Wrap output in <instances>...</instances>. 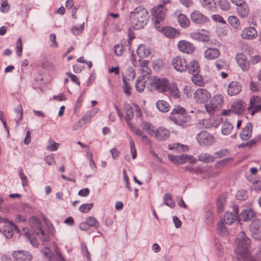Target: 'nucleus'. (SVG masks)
I'll return each mask as SVG.
<instances>
[{
    "instance_id": "56",
    "label": "nucleus",
    "mask_w": 261,
    "mask_h": 261,
    "mask_svg": "<svg viewBox=\"0 0 261 261\" xmlns=\"http://www.w3.org/2000/svg\"><path fill=\"white\" fill-rule=\"evenodd\" d=\"M129 144H130V152L132 154V156L133 159H135L137 156V152L135 147V144L134 141L131 138L129 139Z\"/></svg>"
},
{
    "instance_id": "58",
    "label": "nucleus",
    "mask_w": 261,
    "mask_h": 261,
    "mask_svg": "<svg viewBox=\"0 0 261 261\" xmlns=\"http://www.w3.org/2000/svg\"><path fill=\"white\" fill-rule=\"evenodd\" d=\"M115 54L118 56H121L123 53V47L122 44H117L114 46Z\"/></svg>"
},
{
    "instance_id": "57",
    "label": "nucleus",
    "mask_w": 261,
    "mask_h": 261,
    "mask_svg": "<svg viewBox=\"0 0 261 261\" xmlns=\"http://www.w3.org/2000/svg\"><path fill=\"white\" fill-rule=\"evenodd\" d=\"M49 142L50 143V144L48 145L47 146L46 149L50 151H56L58 149L60 144L59 143L55 142L54 141L51 140H50Z\"/></svg>"
},
{
    "instance_id": "1",
    "label": "nucleus",
    "mask_w": 261,
    "mask_h": 261,
    "mask_svg": "<svg viewBox=\"0 0 261 261\" xmlns=\"http://www.w3.org/2000/svg\"><path fill=\"white\" fill-rule=\"evenodd\" d=\"M236 243L237 247L235 253L237 258L239 261H244L250 253L251 240L247 237L245 232L242 231L238 234Z\"/></svg>"
},
{
    "instance_id": "62",
    "label": "nucleus",
    "mask_w": 261,
    "mask_h": 261,
    "mask_svg": "<svg viewBox=\"0 0 261 261\" xmlns=\"http://www.w3.org/2000/svg\"><path fill=\"white\" fill-rule=\"evenodd\" d=\"M37 236L39 237L40 239L42 242H48L49 239V237L48 234H46L42 230V233H36Z\"/></svg>"
},
{
    "instance_id": "3",
    "label": "nucleus",
    "mask_w": 261,
    "mask_h": 261,
    "mask_svg": "<svg viewBox=\"0 0 261 261\" xmlns=\"http://www.w3.org/2000/svg\"><path fill=\"white\" fill-rule=\"evenodd\" d=\"M185 109L180 106H175L172 110L169 119L175 124L182 128L186 127L189 125L190 117L185 116Z\"/></svg>"
},
{
    "instance_id": "29",
    "label": "nucleus",
    "mask_w": 261,
    "mask_h": 261,
    "mask_svg": "<svg viewBox=\"0 0 261 261\" xmlns=\"http://www.w3.org/2000/svg\"><path fill=\"white\" fill-rule=\"evenodd\" d=\"M220 55L219 50L216 48H209L204 52V57L208 60H214Z\"/></svg>"
},
{
    "instance_id": "8",
    "label": "nucleus",
    "mask_w": 261,
    "mask_h": 261,
    "mask_svg": "<svg viewBox=\"0 0 261 261\" xmlns=\"http://www.w3.org/2000/svg\"><path fill=\"white\" fill-rule=\"evenodd\" d=\"M247 110L252 115L261 111V97L259 96H252L250 99V106L247 108Z\"/></svg>"
},
{
    "instance_id": "64",
    "label": "nucleus",
    "mask_w": 261,
    "mask_h": 261,
    "mask_svg": "<svg viewBox=\"0 0 261 261\" xmlns=\"http://www.w3.org/2000/svg\"><path fill=\"white\" fill-rule=\"evenodd\" d=\"M206 219V223L210 224L213 219V213L211 211H207L205 212V215Z\"/></svg>"
},
{
    "instance_id": "21",
    "label": "nucleus",
    "mask_w": 261,
    "mask_h": 261,
    "mask_svg": "<svg viewBox=\"0 0 261 261\" xmlns=\"http://www.w3.org/2000/svg\"><path fill=\"white\" fill-rule=\"evenodd\" d=\"M250 231L252 236L259 234L261 237V220L256 219L252 222L250 225Z\"/></svg>"
},
{
    "instance_id": "33",
    "label": "nucleus",
    "mask_w": 261,
    "mask_h": 261,
    "mask_svg": "<svg viewBox=\"0 0 261 261\" xmlns=\"http://www.w3.org/2000/svg\"><path fill=\"white\" fill-rule=\"evenodd\" d=\"M233 129V125L227 120H225L222 123L221 132L223 135H229Z\"/></svg>"
},
{
    "instance_id": "31",
    "label": "nucleus",
    "mask_w": 261,
    "mask_h": 261,
    "mask_svg": "<svg viewBox=\"0 0 261 261\" xmlns=\"http://www.w3.org/2000/svg\"><path fill=\"white\" fill-rule=\"evenodd\" d=\"M141 126L142 129L146 132L149 135L154 137L156 129L152 124L147 121H144Z\"/></svg>"
},
{
    "instance_id": "27",
    "label": "nucleus",
    "mask_w": 261,
    "mask_h": 261,
    "mask_svg": "<svg viewBox=\"0 0 261 261\" xmlns=\"http://www.w3.org/2000/svg\"><path fill=\"white\" fill-rule=\"evenodd\" d=\"M238 213V211L235 214L229 212H226L224 215L223 222L226 224L231 225L237 219Z\"/></svg>"
},
{
    "instance_id": "35",
    "label": "nucleus",
    "mask_w": 261,
    "mask_h": 261,
    "mask_svg": "<svg viewBox=\"0 0 261 261\" xmlns=\"http://www.w3.org/2000/svg\"><path fill=\"white\" fill-rule=\"evenodd\" d=\"M24 236L27 237V239L29 240L30 243L34 247H37L38 242L36 238L34 237V235L28 229L23 228Z\"/></svg>"
},
{
    "instance_id": "42",
    "label": "nucleus",
    "mask_w": 261,
    "mask_h": 261,
    "mask_svg": "<svg viewBox=\"0 0 261 261\" xmlns=\"http://www.w3.org/2000/svg\"><path fill=\"white\" fill-rule=\"evenodd\" d=\"M86 221L87 222V224H88L90 227H93L95 229H98L100 226V224L99 222L94 217H88L86 219Z\"/></svg>"
},
{
    "instance_id": "26",
    "label": "nucleus",
    "mask_w": 261,
    "mask_h": 261,
    "mask_svg": "<svg viewBox=\"0 0 261 261\" xmlns=\"http://www.w3.org/2000/svg\"><path fill=\"white\" fill-rule=\"evenodd\" d=\"M167 91H169L170 96L172 98L177 99L180 97V93L175 83H171L169 85Z\"/></svg>"
},
{
    "instance_id": "7",
    "label": "nucleus",
    "mask_w": 261,
    "mask_h": 261,
    "mask_svg": "<svg viewBox=\"0 0 261 261\" xmlns=\"http://www.w3.org/2000/svg\"><path fill=\"white\" fill-rule=\"evenodd\" d=\"M211 98V93L204 88H198L194 93V98L197 103H205Z\"/></svg>"
},
{
    "instance_id": "41",
    "label": "nucleus",
    "mask_w": 261,
    "mask_h": 261,
    "mask_svg": "<svg viewBox=\"0 0 261 261\" xmlns=\"http://www.w3.org/2000/svg\"><path fill=\"white\" fill-rule=\"evenodd\" d=\"M145 80L143 76H139L136 83V88L139 92H142L144 90L145 86Z\"/></svg>"
},
{
    "instance_id": "17",
    "label": "nucleus",
    "mask_w": 261,
    "mask_h": 261,
    "mask_svg": "<svg viewBox=\"0 0 261 261\" xmlns=\"http://www.w3.org/2000/svg\"><path fill=\"white\" fill-rule=\"evenodd\" d=\"M177 47L180 51L187 54L192 53L195 50L194 45L185 40L180 41L177 44Z\"/></svg>"
},
{
    "instance_id": "28",
    "label": "nucleus",
    "mask_w": 261,
    "mask_h": 261,
    "mask_svg": "<svg viewBox=\"0 0 261 261\" xmlns=\"http://www.w3.org/2000/svg\"><path fill=\"white\" fill-rule=\"evenodd\" d=\"M31 227L35 233H42L41 223L40 220L35 217H32L30 220Z\"/></svg>"
},
{
    "instance_id": "37",
    "label": "nucleus",
    "mask_w": 261,
    "mask_h": 261,
    "mask_svg": "<svg viewBox=\"0 0 261 261\" xmlns=\"http://www.w3.org/2000/svg\"><path fill=\"white\" fill-rule=\"evenodd\" d=\"M177 21L180 26L183 28L188 27L190 24V22L187 17L183 14H180L177 16Z\"/></svg>"
},
{
    "instance_id": "13",
    "label": "nucleus",
    "mask_w": 261,
    "mask_h": 261,
    "mask_svg": "<svg viewBox=\"0 0 261 261\" xmlns=\"http://www.w3.org/2000/svg\"><path fill=\"white\" fill-rule=\"evenodd\" d=\"M242 84L237 81L230 82L227 87V93L232 96L239 94L242 90Z\"/></svg>"
},
{
    "instance_id": "44",
    "label": "nucleus",
    "mask_w": 261,
    "mask_h": 261,
    "mask_svg": "<svg viewBox=\"0 0 261 261\" xmlns=\"http://www.w3.org/2000/svg\"><path fill=\"white\" fill-rule=\"evenodd\" d=\"M164 203L171 208L175 206V203L170 193H166L164 196Z\"/></svg>"
},
{
    "instance_id": "15",
    "label": "nucleus",
    "mask_w": 261,
    "mask_h": 261,
    "mask_svg": "<svg viewBox=\"0 0 261 261\" xmlns=\"http://www.w3.org/2000/svg\"><path fill=\"white\" fill-rule=\"evenodd\" d=\"M187 63L184 58L177 56L172 60V65L175 69L179 72L186 71Z\"/></svg>"
},
{
    "instance_id": "22",
    "label": "nucleus",
    "mask_w": 261,
    "mask_h": 261,
    "mask_svg": "<svg viewBox=\"0 0 261 261\" xmlns=\"http://www.w3.org/2000/svg\"><path fill=\"white\" fill-rule=\"evenodd\" d=\"M246 105L244 101L238 100L233 102L231 106V110L237 114H242L245 110Z\"/></svg>"
},
{
    "instance_id": "39",
    "label": "nucleus",
    "mask_w": 261,
    "mask_h": 261,
    "mask_svg": "<svg viewBox=\"0 0 261 261\" xmlns=\"http://www.w3.org/2000/svg\"><path fill=\"white\" fill-rule=\"evenodd\" d=\"M13 229H15V230H18L17 228L14 225H8L5 226L3 229V231L5 236L7 238H11L13 236Z\"/></svg>"
},
{
    "instance_id": "47",
    "label": "nucleus",
    "mask_w": 261,
    "mask_h": 261,
    "mask_svg": "<svg viewBox=\"0 0 261 261\" xmlns=\"http://www.w3.org/2000/svg\"><path fill=\"white\" fill-rule=\"evenodd\" d=\"M228 22L231 26L235 29H238L240 24L239 19L236 16L231 15L228 18Z\"/></svg>"
},
{
    "instance_id": "5",
    "label": "nucleus",
    "mask_w": 261,
    "mask_h": 261,
    "mask_svg": "<svg viewBox=\"0 0 261 261\" xmlns=\"http://www.w3.org/2000/svg\"><path fill=\"white\" fill-rule=\"evenodd\" d=\"M151 14L153 17V20L154 23V26L156 29L159 30L160 28V23L162 21L165 16L166 10L159 6H154L151 10Z\"/></svg>"
},
{
    "instance_id": "10",
    "label": "nucleus",
    "mask_w": 261,
    "mask_h": 261,
    "mask_svg": "<svg viewBox=\"0 0 261 261\" xmlns=\"http://www.w3.org/2000/svg\"><path fill=\"white\" fill-rule=\"evenodd\" d=\"M190 37L194 40L207 42L210 40V32L205 30L191 32Z\"/></svg>"
},
{
    "instance_id": "50",
    "label": "nucleus",
    "mask_w": 261,
    "mask_h": 261,
    "mask_svg": "<svg viewBox=\"0 0 261 261\" xmlns=\"http://www.w3.org/2000/svg\"><path fill=\"white\" fill-rule=\"evenodd\" d=\"M85 28V23L83 22L80 27L76 25L72 27L71 32L74 35H77L81 34L84 30Z\"/></svg>"
},
{
    "instance_id": "59",
    "label": "nucleus",
    "mask_w": 261,
    "mask_h": 261,
    "mask_svg": "<svg viewBox=\"0 0 261 261\" xmlns=\"http://www.w3.org/2000/svg\"><path fill=\"white\" fill-rule=\"evenodd\" d=\"M10 9V6L8 4L7 0H3L0 7V11L3 13H7Z\"/></svg>"
},
{
    "instance_id": "12",
    "label": "nucleus",
    "mask_w": 261,
    "mask_h": 261,
    "mask_svg": "<svg viewBox=\"0 0 261 261\" xmlns=\"http://www.w3.org/2000/svg\"><path fill=\"white\" fill-rule=\"evenodd\" d=\"M238 65L241 68L242 71H247L250 68V61L247 57L243 54H238L236 57Z\"/></svg>"
},
{
    "instance_id": "18",
    "label": "nucleus",
    "mask_w": 261,
    "mask_h": 261,
    "mask_svg": "<svg viewBox=\"0 0 261 261\" xmlns=\"http://www.w3.org/2000/svg\"><path fill=\"white\" fill-rule=\"evenodd\" d=\"M258 33L254 27H248L243 29L241 33L242 38L247 40H252L257 36Z\"/></svg>"
},
{
    "instance_id": "43",
    "label": "nucleus",
    "mask_w": 261,
    "mask_h": 261,
    "mask_svg": "<svg viewBox=\"0 0 261 261\" xmlns=\"http://www.w3.org/2000/svg\"><path fill=\"white\" fill-rule=\"evenodd\" d=\"M198 160L200 161L205 163H211L214 161L215 158L212 155L206 153H202L198 155Z\"/></svg>"
},
{
    "instance_id": "52",
    "label": "nucleus",
    "mask_w": 261,
    "mask_h": 261,
    "mask_svg": "<svg viewBox=\"0 0 261 261\" xmlns=\"http://www.w3.org/2000/svg\"><path fill=\"white\" fill-rule=\"evenodd\" d=\"M93 203H91L89 204H83L81 205L79 207V210L82 213H87L89 212L93 207Z\"/></svg>"
},
{
    "instance_id": "63",
    "label": "nucleus",
    "mask_w": 261,
    "mask_h": 261,
    "mask_svg": "<svg viewBox=\"0 0 261 261\" xmlns=\"http://www.w3.org/2000/svg\"><path fill=\"white\" fill-rule=\"evenodd\" d=\"M212 19L215 22H220V23H221L223 24L226 23L225 20L220 15H218V14L213 15L212 16Z\"/></svg>"
},
{
    "instance_id": "25",
    "label": "nucleus",
    "mask_w": 261,
    "mask_h": 261,
    "mask_svg": "<svg viewBox=\"0 0 261 261\" xmlns=\"http://www.w3.org/2000/svg\"><path fill=\"white\" fill-rule=\"evenodd\" d=\"M186 66V70L192 74L200 72V68L196 60H193L189 64L187 63Z\"/></svg>"
},
{
    "instance_id": "30",
    "label": "nucleus",
    "mask_w": 261,
    "mask_h": 261,
    "mask_svg": "<svg viewBox=\"0 0 261 261\" xmlns=\"http://www.w3.org/2000/svg\"><path fill=\"white\" fill-rule=\"evenodd\" d=\"M204 8L210 11H215L216 9V3L215 0H200Z\"/></svg>"
},
{
    "instance_id": "36",
    "label": "nucleus",
    "mask_w": 261,
    "mask_h": 261,
    "mask_svg": "<svg viewBox=\"0 0 261 261\" xmlns=\"http://www.w3.org/2000/svg\"><path fill=\"white\" fill-rule=\"evenodd\" d=\"M158 109L162 112H167L170 109L169 103L165 100H160L156 102Z\"/></svg>"
},
{
    "instance_id": "40",
    "label": "nucleus",
    "mask_w": 261,
    "mask_h": 261,
    "mask_svg": "<svg viewBox=\"0 0 261 261\" xmlns=\"http://www.w3.org/2000/svg\"><path fill=\"white\" fill-rule=\"evenodd\" d=\"M122 81L123 83V89L124 92L127 96L130 95V90L132 89L130 82L132 81L127 80L126 77L124 76V75H122Z\"/></svg>"
},
{
    "instance_id": "54",
    "label": "nucleus",
    "mask_w": 261,
    "mask_h": 261,
    "mask_svg": "<svg viewBox=\"0 0 261 261\" xmlns=\"http://www.w3.org/2000/svg\"><path fill=\"white\" fill-rule=\"evenodd\" d=\"M246 258L244 261H261V251H259L254 257L251 256L250 253Z\"/></svg>"
},
{
    "instance_id": "49",
    "label": "nucleus",
    "mask_w": 261,
    "mask_h": 261,
    "mask_svg": "<svg viewBox=\"0 0 261 261\" xmlns=\"http://www.w3.org/2000/svg\"><path fill=\"white\" fill-rule=\"evenodd\" d=\"M126 75H124L126 79L128 81H133L135 77V71L134 69L132 67H128L127 68L126 71Z\"/></svg>"
},
{
    "instance_id": "23",
    "label": "nucleus",
    "mask_w": 261,
    "mask_h": 261,
    "mask_svg": "<svg viewBox=\"0 0 261 261\" xmlns=\"http://www.w3.org/2000/svg\"><path fill=\"white\" fill-rule=\"evenodd\" d=\"M170 132L167 129L164 127H160L156 129L154 137L158 140L164 141L168 138Z\"/></svg>"
},
{
    "instance_id": "53",
    "label": "nucleus",
    "mask_w": 261,
    "mask_h": 261,
    "mask_svg": "<svg viewBox=\"0 0 261 261\" xmlns=\"http://www.w3.org/2000/svg\"><path fill=\"white\" fill-rule=\"evenodd\" d=\"M14 111L17 115L18 120L17 121V124H18L19 122V121L22 120V119L23 109H22L21 105H18L15 108Z\"/></svg>"
},
{
    "instance_id": "2",
    "label": "nucleus",
    "mask_w": 261,
    "mask_h": 261,
    "mask_svg": "<svg viewBox=\"0 0 261 261\" xmlns=\"http://www.w3.org/2000/svg\"><path fill=\"white\" fill-rule=\"evenodd\" d=\"M148 17V11L144 8L142 6L136 8L129 15L131 27L136 30L143 28L147 23Z\"/></svg>"
},
{
    "instance_id": "24",
    "label": "nucleus",
    "mask_w": 261,
    "mask_h": 261,
    "mask_svg": "<svg viewBox=\"0 0 261 261\" xmlns=\"http://www.w3.org/2000/svg\"><path fill=\"white\" fill-rule=\"evenodd\" d=\"M237 11L240 17L245 18L249 15V8L247 4L245 2L237 6Z\"/></svg>"
},
{
    "instance_id": "20",
    "label": "nucleus",
    "mask_w": 261,
    "mask_h": 261,
    "mask_svg": "<svg viewBox=\"0 0 261 261\" xmlns=\"http://www.w3.org/2000/svg\"><path fill=\"white\" fill-rule=\"evenodd\" d=\"M253 126L251 122H248L240 134V138L243 140H247L252 136Z\"/></svg>"
},
{
    "instance_id": "19",
    "label": "nucleus",
    "mask_w": 261,
    "mask_h": 261,
    "mask_svg": "<svg viewBox=\"0 0 261 261\" xmlns=\"http://www.w3.org/2000/svg\"><path fill=\"white\" fill-rule=\"evenodd\" d=\"M161 31L166 36L170 38H177L180 35L178 30L171 27H162Z\"/></svg>"
},
{
    "instance_id": "11",
    "label": "nucleus",
    "mask_w": 261,
    "mask_h": 261,
    "mask_svg": "<svg viewBox=\"0 0 261 261\" xmlns=\"http://www.w3.org/2000/svg\"><path fill=\"white\" fill-rule=\"evenodd\" d=\"M12 255L15 261H31L33 258L31 253L23 250L14 251Z\"/></svg>"
},
{
    "instance_id": "9",
    "label": "nucleus",
    "mask_w": 261,
    "mask_h": 261,
    "mask_svg": "<svg viewBox=\"0 0 261 261\" xmlns=\"http://www.w3.org/2000/svg\"><path fill=\"white\" fill-rule=\"evenodd\" d=\"M196 139L200 145H208L214 141V137L206 131L200 132L197 135Z\"/></svg>"
},
{
    "instance_id": "14",
    "label": "nucleus",
    "mask_w": 261,
    "mask_h": 261,
    "mask_svg": "<svg viewBox=\"0 0 261 261\" xmlns=\"http://www.w3.org/2000/svg\"><path fill=\"white\" fill-rule=\"evenodd\" d=\"M256 213L255 210L250 207L247 209L244 210L241 213L240 219L244 221H251L253 219L256 218Z\"/></svg>"
},
{
    "instance_id": "60",
    "label": "nucleus",
    "mask_w": 261,
    "mask_h": 261,
    "mask_svg": "<svg viewBox=\"0 0 261 261\" xmlns=\"http://www.w3.org/2000/svg\"><path fill=\"white\" fill-rule=\"evenodd\" d=\"M140 70L142 74V76H143V77L145 78L147 76H148L151 70L150 68L148 66H143V67H140Z\"/></svg>"
},
{
    "instance_id": "46",
    "label": "nucleus",
    "mask_w": 261,
    "mask_h": 261,
    "mask_svg": "<svg viewBox=\"0 0 261 261\" xmlns=\"http://www.w3.org/2000/svg\"><path fill=\"white\" fill-rule=\"evenodd\" d=\"M125 111L126 120L130 121L134 116V110L129 104L124 105Z\"/></svg>"
},
{
    "instance_id": "38",
    "label": "nucleus",
    "mask_w": 261,
    "mask_h": 261,
    "mask_svg": "<svg viewBox=\"0 0 261 261\" xmlns=\"http://www.w3.org/2000/svg\"><path fill=\"white\" fill-rule=\"evenodd\" d=\"M192 81L194 84L197 86L202 87L205 84V82L203 77L199 74V73L193 74Z\"/></svg>"
},
{
    "instance_id": "6",
    "label": "nucleus",
    "mask_w": 261,
    "mask_h": 261,
    "mask_svg": "<svg viewBox=\"0 0 261 261\" xmlns=\"http://www.w3.org/2000/svg\"><path fill=\"white\" fill-rule=\"evenodd\" d=\"M148 82L154 89L161 92L167 91L170 85L166 79H159L154 76H151L148 79Z\"/></svg>"
},
{
    "instance_id": "34",
    "label": "nucleus",
    "mask_w": 261,
    "mask_h": 261,
    "mask_svg": "<svg viewBox=\"0 0 261 261\" xmlns=\"http://www.w3.org/2000/svg\"><path fill=\"white\" fill-rule=\"evenodd\" d=\"M137 53L139 57L145 58L149 56L150 50L148 47L141 44L138 46Z\"/></svg>"
},
{
    "instance_id": "4",
    "label": "nucleus",
    "mask_w": 261,
    "mask_h": 261,
    "mask_svg": "<svg viewBox=\"0 0 261 261\" xmlns=\"http://www.w3.org/2000/svg\"><path fill=\"white\" fill-rule=\"evenodd\" d=\"M224 103V98L222 95L217 94L214 95L210 102L205 105L206 112L212 115L215 112L222 108Z\"/></svg>"
},
{
    "instance_id": "51",
    "label": "nucleus",
    "mask_w": 261,
    "mask_h": 261,
    "mask_svg": "<svg viewBox=\"0 0 261 261\" xmlns=\"http://www.w3.org/2000/svg\"><path fill=\"white\" fill-rule=\"evenodd\" d=\"M218 5L223 11H227L230 8L229 3L227 0H220L218 2Z\"/></svg>"
},
{
    "instance_id": "61",
    "label": "nucleus",
    "mask_w": 261,
    "mask_h": 261,
    "mask_svg": "<svg viewBox=\"0 0 261 261\" xmlns=\"http://www.w3.org/2000/svg\"><path fill=\"white\" fill-rule=\"evenodd\" d=\"M20 178L22 181V185L23 187H25L28 185V177L23 173L22 170L21 169L19 171Z\"/></svg>"
},
{
    "instance_id": "16",
    "label": "nucleus",
    "mask_w": 261,
    "mask_h": 261,
    "mask_svg": "<svg viewBox=\"0 0 261 261\" xmlns=\"http://www.w3.org/2000/svg\"><path fill=\"white\" fill-rule=\"evenodd\" d=\"M191 20L197 24H203L207 22L208 18L199 11H194L191 14Z\"/></svg>"
},
{
    "instance_id": "48",
    "label": "nucleus",
    "mask_w": 261,
    "mask_h": 261,
    "mask_svg": "<svg viewBox=\"0 0 261 261\" xmlns=\"http://www.w3.org/2000/svg\"><path fill=\"white\" fill-rule=\"evenodd\" d=\"M225 198L224 196H220L217 201V206L219 213L222 212L224 210Z\"/></svg>"
},
{
    "instance_id": "32",
    "label": "nucleus",
    "mask_w": 261,
    "mask_h": 261,
    "mask_svg": "<svg viewBox=\"0 0 261 261\" xmlns=\"http://www.w3.org/2000/svg\"><path fill=\"white\" fill-rule=\"evenodd\" d=\"M186 154H182L181 155H173L169 154L168 155L169 159L173 163L176 164H182L186 162Z\"/></svg>"
},
{
    "instance_id": "45",
    "label": "nucleus",
    "mask_w": 261,
    "mask_h": 261,
    "mask_svg": "<svg viewBox=\"0 0 261 261\" xmlns=\"http://www.w3.org/2000/svg\"><path fill=\"white\" fill-rule=\"evenodd\" d=\"M217 230L218 233L221 236H225L228 233L227 228L222 221L218 222Z\"/></svg>"
},
{
    "instance_id": "55",
    "label": "nucleus",
    "mask_w": 261,
    "mask_h": 261,
    "mask_svg": "<svg viewBox=\"0 0 261 261\" xmlns=\"http://www.w3.org/2000/svg\"><path fill=\"white\" fill-rule=\"evenodd\" d=\"M236 197L240 200H245L247 198V193L245 190H239L236 194Z\"/></svg>"
}]
</instances>
